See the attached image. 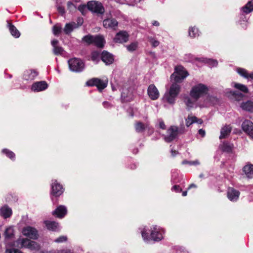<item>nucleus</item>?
<instances>
[{"label":"nucleus","mask_w":253,"mask_h":253,"mask_svg":"<svg viewBox=\"0 0 253 253\" xmlns=\"http://www.w3.org/2000/svg\"><path fill=\"white\" fill-rule=\"evenodd\" d=\"M103 27L106 29L112 30H116L118 25V22L113 17H109L105 19L103 21Z\"/></svg>","instance_id":"12"},{"label":"nucleus","mask_w":253,"mask_h":253,"mask_svg":"<svg viewBox=\"0 0 253 253\" xmlns=\"http://www.w3.org/2000/svg\"><path fill=\"white\" fill-rule=\"evenodd\" d=\"M178 135V127L171 126L167 130V134L164 137L165 140L167 142H170L173 140Z\"/></svg>","instance_id":"11"},{"label":"nucleus","mask_w":253,"mask_h":253,"mask_svg":"<svg viewBox=\"0 0 253 253\" xmlns=\"http://www.w3.org/2000/svg\"><path fill=\"white\" fill-rule=\"evenodd\" d=\"M22 233L23 235L33 240L37 239L39 237L37 230L30 226L24 227L22 229Z\"/></svg>","instance_id":"10"},{"label":"nucleus","mask_w":253,"mask_h":253,"mask_svg":"<svg viewBox=\"0 0 253 253\" xmlns=\"http://www.w3.org/2000/svg\"><path fill=\"white\" fill-rule=\"evenodd\" d=\"M138 46V44L137 42H132L129 45H126V47L128 51L130 52H132L135 50Z\"/></svg>","instance_id":"42"},{"label":"nucleus","mask_w":253,"mask_h":253,"mask_svg":"<svg viewBox=\"0 0 253 253\" xmlns=\"http://www.w3.org/2000/svg\"><path fill=\"white\" fill-rule=\"evenodd\" d=\"M197 101H195L192 98L187 96L185 97L184 102L187 107L192 108L193 107L195 103Z\"/></svg>","instance_id":"39"},{"label":"nucleus","mask_w":253,"mask_h":253,"mask_svg":"<svg viewBox=\"0 0 253 253\" xmlns=\"http://www.w3.org/2000/svg\"><path fill=\"white\" fill-rule=\"evenodd\" d=\"M51 44L53 47V52L55 55H61L63 53L64 51L63 48L58 45V40L55 39L53 40L51 42Z\"/></svg>","instance_id":"24"},{"label":"nucleus","mask_w":253,"mask_h":253,"mask_svg":"<svg viewBox=\"0 0 253 253\" xmlns=\"http://www.w3.org/2000/svg\"><path fill=\"white\" fill-rule=\"evenodd\" d=\"M243 131L246 133L251 138L253 139V123L250 120L244 121L242 124Z\"/></svg>","instance_id":"13"},{"label":"nucleus","mask_w":253,"mask_h":253,"mask_svg":"<svg viewBox=\"0 0 253 253\" xmlns=\"http://www.w3.org/2000/svg\"><path fill=\"white\" fill-rule=\"evenodd\" d=\"M87 8L88 10L99 14H103L104 9L102 4L97 1H90L87 3Z\"/></svg>","instance_id":"9"},{"label":"nucleus","mask_w":253,"mask_h":253,"mask_svg":"<svg viewBox=\"0 0 253 253\" xmlns=\"http://www.w3.org/2000/svg\"><path fill=\"white\" fill-rule=\"evenodd\" d=\"M38 72L33 69L27 70L23 74V78L26 81H32L38 76Z\"/></svg>","instance_id":"21"},{"label":"nucleus","mask_w":253,"mask_h":253,"mask_svg":"<svg viewBox=\"0 0 253 253\" xmlns=\"http://www.w3.org/2000/svg\"><path fill=\"white\" fill-rule=\"evenodd\" d=\"M101 58L102 61L106 65L111 64L114 61V58L112 54L106 51H103L101 53Z\"/></svg>","instance_id":"20"},{"label":"nucleus","mask_w":253,"mask_h":253,"mask_svg":"<svg viewBox=\"0 0 253 253\" xmlns=\"http://www.w3.org/2000/svg\"><path fill=\"white\" fill-rule=\"evenodd\" d=\"M17 246L20 248H26L31 250L39 251L40 246L36 242L28 239L20 238L16 242Z\"/></svg>","instance_id":"5"},{"label":"nucleus","mask_w":253,"mask_h":253,"mask_svg":"<svg viewBox=\"0 0 253 253\" xmlns=\"http://www.w3.org/2000/svg\"><path fill=\"white\" fill-rule=\"evenodd\" d=\"M52 194L55 196H59L63 192L62 186L57 182V180H52L51 184Z\"/></svg>","instance_id":"14"},{"label":"nucleus","mask_w":253,"mask_h":253,"mask_svg":"<svg viewBox=\"0 0 253 253\" xmlns=\"http://www.w3.org/2000/svg\"><path fill=\"white\" fill-rule=\"evenodd\" d=\"M149 97L153 100L157 99L160 95L159 92L154 84L149 85L147 89Z\"/></svg>","instance_id":"15"},{"label":"nucleus","mask_w":253,"mask_h":253,"mask_svg":"<svg viewBox=\"0 0 253 253\" xmlns=\"http://www.w3.org/2000/svg\"><path fill=\"white\" fill-rule=\"evenodd\" d=\"M57 253H72L69 251L62 250L58 252Z\"/></svg>","instance_id":"61"},{"label":"nucleus","mask_w":253,"mask_h":253,"mask_svg":"<svg viewBox=\"0 0 253 253\" xmlns=\"http://www.w3.org/2000/svg\"><path fill=\"white\" fill-rule=\"evenodd\" d=\"M70 70L73 72H82L84 67V63L81 59L77 58L70 59L68 60Z\"/></svg>","instance_id":"6"},{"label":"nucleus","mask_w":253,"mask_h":253,"mask_svg":"<svg viewBox=\"0 0 253 253\" xmlns=\"http://www.w3.org/2000/svg\"><path fill=\"white\" fill-rule=\"evenodd\" d=\"M77 27V26L75 23L66 24L64 31L66 34L70 33L74 28Z\"/></svg>","instance_id":"37"},{"label":"nucleus","mask_w":253,"mask_h":253,"mask_svg":"<svg viewBox=\"0 0 253 253\" xmlns=\"http://www.w3.org/2000/svg\"><path fill=\"white\" fill-rule=\"evenodd\" d=\"M178 152L176 151L173 150H171V154L172 156H173V157H174L175 156H176L177 154H178Z\"/></svg>","instance_id":"59"},{"label":"nucleus","mask_w":253,"mask_h":253,"mask_svg":"<svg viewBox=\"0 0 253 253\" xmlns=\"http://www.w3.org/2000/svg\"><path fill=\"white\" fill-rule=\"evenodd\" d=\"M241 107L244 110L253 112V102L251 101H248L246 102L243 103L241 104Z\"/></svg>","instance_id":"35"},{"label":"nucleus","mask_w":253,"mask_h":253,"mask_svg":"<svg viewBox=\"0 0 253 253\" xmlns=\"http://www.w3.org/2000/svg\"><path fill=\"white\" fill-rule=\"evenodd\" d=\"M5 253H23L18 249H6Z\"/></svg>","instance_id":"49"},{"label":"nucleus","mask_w":253,"mask_h":253,"mask_svg":"<svg viewBox=\"0 0 253 253\" xmlns=\"http://www.w3.org/2000/svg\"><path fill=\"white\" fill-rule=\"evenodd\" d=\"M2 153L5 154L7 157L12 160H14L15 158V154L7 149H4L2 150Z\"/></svg>","instance_id":"41"},{"label":"nucleus","mask_w":253,"mask_h":253,"mask_svg":"<svg viewBox=\"0 0 253 253\" xmlns=\"http://www.w3.org/2000/svg\"><path fill=\"white\" fill-rule=\"evenodd\" d=\"M196 187V185H194V184H191V185L189 186V188H188V189H190V188H192V187Z\"/></svg>","instance_id":"64"},{"label":"nucleus","mask_w":253,"mask_h":253,"mask_svg":"<svg viewBox=\"0 0 253 253\" xmlns=\"http://www.w3.org/2000/svg\"><path fill=\"white\" fill-rule=\"evenodd\" d=\"M196 123L198 124H202L203 121L202 119H198L196 117L189 115L187 118L185 119L186 126L189 127L193 123Z\"/></svg>","instance_id":"25"},{"label":"nucleus","mask_w":253,"mask_h":253,"mask_svg":"<svg viewBox=\"0 0 253 253\" xmlns=\"http://www.w3.org/2000/svg\"><path fill=\"white\" fill-rule=\"evenodd\" d=\"M218 102V99L213 96H208L204 103H199L200 107H207L210 105L216 104Z\"/></svg>","instance_id":"19"},{"label":"nucleus","mask_w":253,"mask_h":253,"mask_svg":"<svg viewBox=\"0 0 253 253\" xmlns=\"http://www.w3.org/2000/svg\"><path fill=\"white\" fill-rule=\"evenodd\" d=\"M240 195V192L233 188L230 187L227 190V197L231 201L233 202L236 201Z\"/></svg>","instance_id":"18"},{"label":"nucleus","mask_w":253,"mask_h":253,"mask_svg":"<svg viewBox=\"0 0 253 253\" xmlns=\"http://www.w3.org/2000/svg\"><path fill=\"white\" fill-rule=\"evenodd\" d=\"M4 236L6 239V243L8 244L7 240L11 239L14 236V229L11 226L6 228L4 232Z\"/></svg>","instance_id":"33"},{"label":"nucleus","mask_w":253,"mask_h":253,"mask_svg":"<svg viewBox=\"0 0 253 253\" xmlns=\"http://www.w3.org/2000/svg\"><path fill=\"white\" fill-rule=\"evenodd\" d=\"M135 131L138 133L143 132L145 129L150 130L151 127L148 123L143 124L140 122H137L135 124Z\"/></svg>","instance_id":"22"},{"label":"nucleus","mask_w":253,"mask_h":253,"mask_svg":"<svg viewBox=\"0 0 253 253\" xmlns=\"http://www.w3.org/2000/svg\"><path fill=\"white\" fill-rule=\"evenodd\" d=\"M188 75V73L183 66H177L175 67L174 72L171 75L170 78L174 82L180 83Z\"/></svg>","instance_id":"4"},{"label":"nucleus","mask_w":253,"mask_h":253,"mask_svg":"<svg viewBox=\"0 0 253 253\" xmlns=\"http://www.w3.org/2000/svg\"><path fill=\"white\" fill-rule=\"evenodd\" d=\"M103 105L105 108H109L111 107V104L107 101H104L103 102Z\"/></svg>","instance_id":"56"},{"label":"nucleus","mask_w":253,"mask_h":253,"mask_svg":"<svg viewBox=\"0 0 253 253\" xmlns=\"http://www.w3.org/2000/svg\"><path fill=\"white\" fill-rule=\"evenodd\" d=\"M83 23V18H79L78 19V24H79V25H81Z\"/></svg>","instance_id":"62"},{"label":"nucleus","mask_w":253,"mask_h":253,"mask_svg":"<svg viewBox=\"0 0 253 253\" xmlns=\"http://www.w3.org/2000/svg\"><path fill=\"white\" fill-rule=\"evenodd\" d=\"M209 63L212 66H216L217 65V61L212 59H209Z\"/></svg>","instance_id":"55"},{"label":"nucleus","mask_w":253,"mask_h":253,"mask_svg":"<svg viewBox=\"0 0 253 253\" xmlns=\"http://www.w3.org/2000/svg\"><path fill=\"white\" fill-rule=\"evenodd\" d=\"M165 230L163 228L157 225H153L149 229L145 227L141 231V235L145 242L151 240L159 241L163 238Z\"/></svg>","instance_id":"1"},{"label":"nucleus","mask_w":253,"mask_h":253,"mask_svg":"<svg viewBox=\"0 0 253 253\" xmlns=\"http://www.w3.org/2000/svg\"><path fill=\"white\" fill-rule=\"evenodd\" d=\"M7 27L12 36L16 38H19L20 37V32L14 26L11 24V23L7 22Z\"/></svg>","instance_id":"31"},{"label":"nucleus","mask_w":253,"mask_h":253,"mask_svg":"<svg viewBox=\"0 0 253 253\" xmlns=\"http://www.w3.org/2000/svg\"><path fill=\"white\" fill-rule=\"evenodd\" d=\"M232 127L230 125H225L223 126L220 130L219 139H223L227 137L230 133Z\"/></svg>","instance_id":"26"},{"label":"nucleus","mask_w":253,"mask_h":253,"mask_svg":"<svg viewBox=\"0 0 253 253\" xmlns=\"http://www.w3.org/2000/svg\"><path fill=\"white\" fill-rule=\"evenodd\" d=\"M149 41L152 44V46L154 47H156L159 45V42L152 37H150L149 38Z\"/></svg>","instance_id":"47"},{"label":"nucleus","mask_w":253,"mask_h":253,"mask_svg":"<svg viewBox=\"0 0 253 253\" xmlns=\"http://www.w3.org/2000/svg\"><path fill=\"white\" fill-rule=\"evenodd\" d=\"M179 83H173L170 86L169 89L166 92L163 100L170 104H173L175 103V99L180 92L181 86Z\"/></svg>","instance_id":"2"},{"label":"nucleus","mask_w":253,"mask_h":253,"mask_svg":"<svg viewBox=\"0 0 253 253\" xmlns=\"http://www.w3.org/2000/svg\"><path fill=\"white\" fill-rule=\"evenodd\" d=\"M220 148L222 151L230 153L233 149V145L227 142H224L220 145Z\"/></svg>","instance_id":"32"},{"label":"nucleus","mask_w":253,"mask_h":253,"mask_svg":"<svg viewBox=\"0 0 253 253\" xmlns=\"http://www.w3.org/2000/svg\"><path fill=\"white\" fill-rule=\"evenodd\" d=\"M187 194V191H185L182 192V196H186Z\"/></svg>","instance_id":"63"},{"label":"nucleus","mask_w":253,"mask_h":253,"mask_svg":"<svg viewBox=\"0 0 253 253\" xmlns=\"http://www.w3.org/2000/svg\"><path fill=\"white\" fill-rule=\"evenodd\" d=\"M62 28L58 25H55L53 28V32L55 35H58L61 32Z\"/></svg>","instance_id":"45"},{"label":"nucleus","mask_w":253,"mask_h":253,"mask_svg":"<svg viewBox=\"0 0 253 253\" xmlns=\"http://www.w3.org/2000/svg\"><path fill=\"white\" fill-rule=\"evenodd\" d=\"M57 9H58V11H59V12H60L62 14H63L65 13L64 8L62 6H58Z\"/></svg>","instance_id":"54"},{"label":"nucleus","mask_w":253,"mask_h":253,"mask_svg":"<svg viewBox=\"0 0 253 253\" xmlns=\"http://www.w3.org/2000/svg\"><path fill=\"white\" fill-rule=\"evenodd\" d=\"M12 214V209L7 205L1 208V216L4 218L10 217Z\"/></svg>","instance_id":"27"},{"label":"nucleus","mask_w":253,"mask_h":253,"mask_svg":"<svg viewBox=\"0 0 253 253\" xmlns=\"http://www.w3.org/2000/svg\"><path fill=\"white\" fill-rule=\"evenodd\" d=\"M182 165H199L200 164V163L198 160H195L193 161H189L187 160H184L182 162Z\"/></svg>","instance_id":"44"},{"label":"nucleus","mask_w":253,"mask_h":253,"mask_svg":"<svg viewBox=\"0 0 253 253\" xmlns=\"http://www.w3.org/2000/svg\"><path fill=\"white\" fill-rule=\"evenodd\" d=\"M237 71L238 73L240 74L241 76L245 78H250L253 79V73L249 74L247 70L243 68H238Z\"/></svg>","instance_id":"36"},{"label":"nucleus","mask_w":253,"mask_h":253,"mask_svg":"<svg viewBox=\"0 0 253 253\" xmlns=\"http://www.w3.org/2000/svg\"><path fill=\"white\" fill-rule=\"evenodd\" d=\"M68 8L69 9H71L72 8L74 7V4L72 3V2L69 1L67 3Z\"/></svg>","instance_id":"58"},{"label":"nucleus","mask_w":253,"mask_h":253,"mask_svg":"<svg viewBox=\"0 0 253 253\" xmlns=\"http://www.w3.org/2000/svg\"><path fill=\"white\" fill-rule=\"evenodd\" d=\"M159 127L163 129H166V126L162 120H159Z\"/></svg>","instance_id":"52"},{"label":"nucleus","mask_w":253,"mask_h":253,"mask_svg":"<svg viewBox=\"0 0 253 253\" xmlns=\"http://www.w3.org/2000/svg\"><path fill=\"white\" fill-rule=\"evenodd\" d=\"M232 85L234 87H235L236 88L242 91L243 92L247 93L248 92V87L244 84H238V83H233Z\"/></svg>","instance_id":"38"},{"label":"nucleus","mask_w":253,"mask_h":253,"mask_svg":"<svg viewBox=\"0 0 253 253\" xmlns=\"http://www.w3.org/2000/svg\"><path fill=\"white\" fill-rule=\"evenodd\" d=\"M128 40V35L125 31H121L117 33L114 38L116 42L124 43Z\"/></svg>","instance_id":"17"},{"label":"nucleus","mask_w":253,"mask_h":253,"mask_svg":"<svg viewBox=\"0 0 253 253\" xmlns=\"http://www.w3.org/2000/svg\"><path fill=\"white\" fill-rule=\"evenodd\" d=\"M47 84L45 81L37 82L34 83L31 89L35 92L41 91L47 88Z\"/></svg>","instance_id":"16"},{"label":"nucleus","mask_w":253,"mask_h":253,"mask_svg":"<svg viewBox=\"0 0 253 253\" xmlns=\"http://www.w3.org/2000/svg\"><path fill=\"white\" fill-rule=\"evenodd\" d=\"M83 40L88 43H92L98 47H101L103 46L104 40L102 36H86Z\"/></svg>","instance_id":"7"},{"label":"nucleus","mask_w":253,"mask_h":253,"mask_svg":"<svg viewBox=\"0 0 253 253\" xmlns=\"http://www.w3.org/2000/svg\"><path fill=\"white\" fill-rule=\"evenodd\" d=\"M199 134L201 135L202 137H204L205 135V131L204 130L202 129H200L198 131Z\"/></svg>","instance_id":"57"},{"label":"nucleus","mask_w":253,"mask_h":253,"mask_svg":"<svg viewBox=\"0 0 253 253\" xmlns=\"http://www.w3.org/2000/svg\"><path fill=\"white\" fill-rule=\"evenodd\" d=\"M126 0L130 3L129 4L133 5L135 3L139 2L141 0Z\"/></svg>","instance_id":"53"},{"label":"nucleus","mask_w":253,"mask_h":253,"mask_svg":"<svg viewBox=\"0 0 253 253\" xmlns=\"http://www.w3.org/2000/svg\"><path fill=\"white\" fill-rule=\"evenodd\" d=\"M108 84V80H102L98 78H93L86 83L87 86H96L98 89L101 91L105 88Z\"/></svg>","instance_id":"8"},{"label":"nucleus","mask_w":253,"mask_h":253,"mask_svg":"<svg viewBox=\"0 0 253 253\" xmlns=\"http://www.w3.org/2000/svg\"><path fill=\"white\" fill-rule=\"evenodd\" d=\"M78 9L82 12V13L83 15H85L86 14V12L87 11V5H80L78 7Z\"/></svg>","instance_id":"48"},{"label":"nucleus","mask_w":253,"mask_h":253,"mask_svg":"<svg viewBox=\"0 0 253 253\" xmlns=\"http://www.w3.org/2000/svg\"><path fill=\"white\" fill-rule=\"evenodd\" d=\"M199 35V31L195 27H190L189 29V36L191 38H196Z\"/></svg>","instance_id":"40"},{"label":"nucleus","mask_w":253,"mask_h":253,"mask_svg":"<svg viewBox=\"0 0 253 253\" xmlns=\"http://www.w3.org/2000/svg\"><path fill=\"white\" fill-rule=\"evenodd\" d=\"M67 213V209L64 206H59L56 209L53 211L52 214L56 215L57 217L62 218Z\"/></svg>","instance_id":"23"},{"label":"nucleus","mask_w":253,"mask_h":253,"mask_svg":"<svg viewBox=\"0 0 253 253\" xmlns=\"http://www.w3.org/2000/svg\"><path fill=\"white\" fill-rule=\"evenodd\" d=\"M122 100L124 102H128L132 100L131 92L128 89H123L121 94Z\"/></svg>","instance_id":"28"},{"label":"nucleus","mask_w":253,"mask_h":253,"mask_svg":"<svg viewBox=\"0 0 253 253\" xmlns=\"http://www.w3.org/2000/svg\"><path fill=\"white\" fill-rule=\"evenodd\" d=\"M171 190L174 191L176 193H180V192H181L182 189L179 185H174L171 188Z\"/></svg>","instance_id":"51"},{"label":"nucleus","mask_w":253,"mask_h":253,"mask_svg":"<svg viewBox=\"0 0 253 253\" xmlns=\"http://www.w3.org/2000/svg\"><path fill=\"white\" fill-rule=\"evenodd\" d=\"M208 87L202 83H198L193 85L190 91V96L195 101H198L199 98L208 93Z\"/></svg>","instance_id":"3"},{"label":"nucleus","mask_w":253,"mask_h":253,"mask_svg":"<svg viewBox=\"0 0 253 253\" xmlns=\"http://www.w3.org/2000/svg\"><path fill=\"white\" fill-rule=\"evenodd\" d=\"M44 223L47 228L52 231H58L59 229V226L58 223L55 221H45Z\"/></svg>","instance_id":"29"},{"label":"nucleus","mask_w":253,"mask_h":253,"mask_svg":"<svg viewBox=\"0 0 253 253\" xmlns=\"http://www.w3.org/2000/svg\"><path fill=\"white\" fill-rule=\"evenodd\" d=\"M152 24L153 26H159L160 25V23L157 21H154L152 22Z\"/></svg>","instance_id":"60"},{"label":"nucleus","mask_w":253,"mask_h":253,"mask_svg":"<svg viewBox=\"0 0 253 253\" xmlns=\"http://www.w3.org/2000/svg\"><path fill=\"white\" fill-rule=\"evenodd\" d=\"M186 131V129L183 125V124L181 125L179 127H178V134H183Z\"/></svg>","instance_id":"50"},{"label":"nucleus","mask_w":253,"mask_h":253,"mask_svg":"<svg viewBox=\"0 0 253 253\" xmlns=\"http://www.w3.org/2000/svg\"><path fill=\"white\" fill-rule=\"evenodd\" d=\"M67 240V237L66 236H61L56 238L54 242L58 243H63Z\"/></svg>","instance_id":"46"},{"label":"nucleus","mask_w":253,"mask_h":253,"mask_svg":"<svg viewBox=\"0 0 253 253\" xmlns=\"http://www.w3.org/2000/svg\"><path fill=\"white\" fill-rule=\"evenodd\" d=\"M100 54L97 51H93L91 53V60L95 62H97L99 60Z\"/></svg>","instance_id":"43"},{"label":"nucleus","mask_w":253,"mask_h":253,"mask_svg":"<svg viewBox=\"0 0 253 253\" xmlns=\"http://www.w3.org/2000/svg\"><path fill=\"white\" fill-rule=\"evenodd\" d=\"M243 12L248 14L253 11V0L249 1L246 5L242 7Z\"/></svg>","instance_id":"34"},{"label":"nucleus","mask_w":253,"mask_h":253,"mask_svg":"<svg viewBox=\"0 0 253 253\" xmlns=\"http://www.w3.org/2000/svg\"><path fill=\"white\" fill-rule=\"evenodd\" d=\"M243 171L247 177L251 178L253 177V165H247L243 168Z\"/></svg>","instance_id":"30"}]
</instances>
